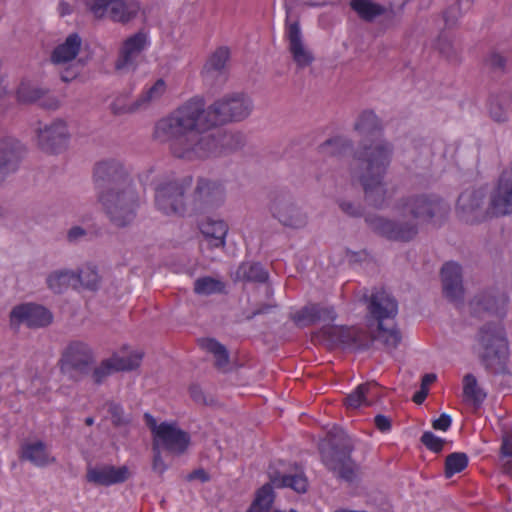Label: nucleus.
<instances>
[{"mask_svg":"<svg viewBox=\"0 0 512 512\" xmlns=\"http://www.w3.org/2000/svg\"><path fill=\"white\" fill-rule=\"evenodd\" d=\"M154 137L167 143L171 154L179 159L194 161L219 157L246 145V135L237 130L216 131L197 127L187 130L175 125L156 124Z\"/></svg>","mask_w":512,"mask_h":512,"instance_id":"1","label":"nucleus"},{"mask_svg":"<svg viewBox=\"0 0 512 512\" xmlns=\"http://www.w3.org/2000/svg\"><path fill=\"white\" fill-rule=\"evenodd\" d=\"M506 303L507 297L504 293L496 296L488 290H480L479 295L469 304L471 312L480 318L497 317L480 326L474 344L481 364L492 374L507 372L508 340L501 322Z\"/></svg>","mask_w":512,"mask_h":512,"instance_id":"2","label":"nucleus"},{"mask_svg":"<svg viewBox=\"0 0 512 512\" xmlns=\"http://www.w3.org/2000/svg\"><path fill=\"white\" fill-rule=\"evenodd\" d=\"M251 98L242 92L228 93L206 107L201 97H193L156 124L175 125L187 130L215 128L246 119L253 111Z\"/></svg>","mask_w":512,"mask_h":512,"instance_id":"3","label":"nucleus"},{"mask_svg":"<svg viewBox=\"0 0 512 512\" xmlns=\"http://www.w3.org/2000/svg\"><path fill=\"white\" fill-rule=\"evenodd\" d=\"M393 146L384 140H362L353 153L349 172L357 179L364 191L365 200L381 208L386 200L387 188L384 181L391 163Z\"/></svg>","mask_w":512,"mask_h":512,"instance_id":"4","label":"nucleus"},{"mask_svg":"<svg viewBox=\"0 0 512 512\" xmlns=\"http://www.w3.org/2000/svg\"><path fill=\"white\" fill-rule=\"evenodd\" d=\"M351 439L341 429L328 433L327 446H321L322 462L336 477L351 482L356 477L357 465L351 458Z\"/></svg>","mask_w":512,"mask_h":512,"instance_id":"5","label":"nucleus"},{"mask_svg":"<svg viewBox=\"0 0 512 512\" xmlns=\"http://www.w3.org/2000/svg\"><path fill=\"white\" fill-rule=\"evenodd\" d=\"M99 199L114 226L123 228L134 221L139 207V197L133 186L101 192Z\"/></svg>","mask_w":512,"mask_h":512,"instance_id":"6","label":"nucleus"},{"mask_svg":"<svg viewBox=\"0 0 512 512\" xmlns=\"http://www.w3.org/2000/svg\"><path fill=\"white\" fill-rule=\"evenodd\" d=\"M270 483L265 484L257 492L256 498L247 512H270L273 503L272 486L276 488L289 487L298 493L307 491L308 480L302 469L295 467L293 473L279 471L274 467L268 470Z\"/></svg>","mask_w":512,"mask_h":512,"instance_id":"7","label":"nucleus"},{"mask_svg":"<svg viewBox=\"0 0 512 512\" xmlns=\"http://www.w3.org/2000/svg\"><path fill=\"white\" fill-rule=\"evenodd\" d=\"M193 184L192 176L167 180L155 189V205L166 215L185 216L189 214L188 196L186 193Z\"/></svg>","mask_w":512,"mask_h":512,"instance_id":"8","label":"nucleus"},{"mask_svg":"<svg viewBox=\"0 0 512 512\" xmlns=\"http://www.w3.org/2000/svg\"><path fill=\"white\" fill-rule=\"evenodd\" d=\"M94 363L93 349L83 341L73 340L62 350L58 366L63 376L78 383L90 374Z\"/></svg>","mask_w":512,"mask_h":512,"instance_id":"9","label":"nucleus"},{"mask_svg":"<svg viewBox=\"0 0 512 512\" xmlns=\"http://www.w3.org/2000/svg\"><path fill=\"white\" fill-rule=\"evenodd\" d=\"M267 208L270 216L286 229L302 230L309 223L308 212L288 191L274 192Z\"/></svg>","mask_w":512,"mask_h":512,"instance_id":"10","label":"nucleus"},{"mask_svg":"<svg viewBox=\"0 0 512 512\" xmlns=\"http://www.w3.org/2000/svg\"><path fill=\"white\" fill-rule=\"evenodd\" d=\"M396 209L401 216L410 215L416 222L429 223L447 216L450 207L435 194H420L398 201Z\"/></svg>","mask_w":512,"mask_h":512,"instance_id":"11","label":"nucleus"},{"mask_svg":"<svg viewBox=\"0 0 512 512\" xmlns=\"http://www.w3.org/2000/svg\"><path fill=\"white\" fill-rule=\"evenodd\" d=\"M189 214H206L220 208L226 200L224 184L216 179L197 177L189 190Z\"/></svg>","mask_w":512,"mask_h":512,"instance_id":"12","label":"nucleus"},{"mask_svg":"<svg viewBox=\"0 0 512 512\" xmlns=\"http://www.w3.org/2000/svg\"><path fill=\"white\" fill-rule=\"evenodd\" d=\"M402 217V219L392 220L380 215H368L365 217V222L374 233L388 240L409 242L419 232L418 222L413 218Z\"/></svg>","mask_w":512,"mask_h":512,"instance_id":"13","label":"nucleus"},{"mask_svg":"<svg viewBox=\"0 0 512 512\" xmlns=\"http://www.w3.org/2000/svg\"><path fill=\"white\" fill-rule=\"evenodd\" d=\"M94 182L99 194L110 189H124L126 186H132L123 164L115 159L101 161L95 166Z\"/></svg>","mask_w":512,"mask_h":512,"instance_id":"14","label":"nucleus"},{"mask_svg":"<svg viewBox=\"0 0 512 512\" xmlns=\"http://www.w3.org/2000/svg\"><path fill=\"white\" fill-rule=\"evenodd\" d=\"M86 6L95 18L108 16L112 21L122 24L134 19L140 9L137 3L124 0H87Z\"/></svg>","mask_w":512,"mask_h":512,"instance_id":"15","label":"nucleus"},{"mask_svg":"<svg viewBox=\"0 0 512 512\" xmlns=\"http://www.w3.org/2000/svg\"><path fill=\"white\" fill-rule=\"evenodd\" d=\"M490 216L512 215V162L501 173L489 197Z\"/></svg>","mask_w":512,"mask_h":512,"instance_id":"16","label":"nucleus"},{"mask_svg":"<svg viewBox=\"0 0 512 512\" xmlns=\"http://www.w3.org/2000/svg\"><path fill=\"white\" fill-rule=\"evenodd\" d=\"M52 321V313L35 303L16 305L10 312V323L15 327L24 324L28 328L37 329L50 325Z\"/></svg>","mask_w":512,"mask_h":512,"instance_id":"17","label":"nucleus"},{"mask_svg":"<svg viewBox=\"0 0 512 512\" xmlns=\"http://www.w3.org/2000/svg\"><path fill=\"white\" fill-rule=\"evenodd\" d=\"M485 193L482 190H466L457 201V213L466 223L474 224L484 221L490 215L489 207L485 210Z\"/></svg>","mask_w":512,"mask_h":512,"instance_id":"18","label":"nucleus"},{"mask_svg":"<svg viewBox=\"0 0 512 512\" xmlns=\"http://www.w3.org/2000/svg\"><path fill=\"white\" fill-rule=\"evenodd\" d=\"M69 138L67 124L62 119H56L38 129V145L47 153H59L65 149Z\"/></svg>","mask_w":512,"mask_h":512,"instance_id":"19","label":"nucleus"},{"mask_svg":"<svg viewBox=\"0 0 512 512\" xmlns=\"http://www.w3.org/2000/svg\"><path fill=\"white\" fill-rule=\"evenodd\" d=\"M147 45V35L138 32L127 38L120 49L115 62V69L121 72L134 71L137 67V59Z\"/></svg>","mask_w":512,"mask_h":512,"instance_id":"20","label":"nucleus"},{"mask_svg":"<svg viewBox=\"0 0 512 512\" xmlns=\"http://www.w3.org/2000/svg\"><path fill=\"white\" fill-rule=\"evenodd\" d=\"M190 443V436L187 432L181 430L175 423H161V429L153 444L160 445L173 454H183Z\"/></svg>","mask_w":512,"mask_h":512,"instance_id":"21","label":"nucleus"},{"mask_svg":"<svg viewBox=\"0 0 512 512\" xmlns=\"http://www.w3.org/2000/svg\"><path fill=\"white\" fill-rule=\"evenodd\" d=\"M369 314L378 321L394 319L398 313L397 300L387 290H376L365 296Z\"/></svg>","mask_w":512,"mask_h":512,"instance_id":"22","label":"nucleus"},{"mask_svg":"<svg viewBox=\"0 0 512 512\" xmlns=\"http://www.w3.org/2000/svg\"><path fill=\"white\" fill-rule=\"evenodd\" d=\"M235 285H271L268 270L260 263L245 261L230 272Z\"/></svg>","mask_w":512,"mask_h":512,"instance_id":"23","label":"nucleus"},{"mask_svg":"<svg viewBox=\"0 0 512 512\" xmlns=\"http://www.w3.org/2000/svg\"><path fill=\"white\" fill-rule=\"evenodd\" d=\"M24 154L23 145L13 137L0 139V181L18 169Z\"/></svg>","mask_w":512,"mask_h":512,"instance_id":"24","label":"nucleus"},{"mask_svg":"<svg viewBox=\"0 0 512 512\" xmlns=\"http://www.w3.org/2000/svg\"><path fill=\"white\" fill-rule=\"evenodd\" d=\"M130 477L128 467H115L113 465H101L89 467L86 480L97 486H111L125 482Z\"/></svg>","mask_w":512,"mask_h":512,"instance_id":"25","label":"nucleus"},{"mask_svg":"<svg viewBox=\"0 0 512 512\" xmlns=\"http://www.w3.org/2000/svg\"><path fill=\"white\" fill-rule=\"evenodd\" d=\"M286 38L289 44V52L299 67H306L314 61L313 54L304 44L299 22L295 21L286 24Z\"/></svg>","mask_w":512,"mask_h":512,"instance_id":"26","label":"nucleus"},{"mask_svg":"<svg viewBox=\"0 0 512 512\" xmlns=\"http://www.w3.org/2000/svg\"><path fill=\"white\" fill-rule=\"evenodd\" d=\"M336 316L332 306L309 303L293 315V320L299 326H307L316 322H333Z\"/></svg>","mask_w":512,"mask_h":512,"instance_id":"27","label":"nucleus"},{"mask_svg":"<svg viewBox=\"0 0 512 512\" xmlns=\"http://www.w3.org/2000/svg\"><path fill=\"white\" fill-rule=\"evenodd\" d=\"M82 46V39L77 33L67 36L65 41L59 44L51 54V61L55 64H65L76 58Z\"/></svg>","mask_w":512,"mask_h":512,"instance_id":"28","label":"nucleus"},{"mask_svg":"<svg viewBox=\"0 0 512 512\" xmlns=\"http://www.w3.org/2000/svg\"><path fill=\"white\" fill-rule=\"evenodd\" d=\"M200 230L212 247L220 248L225 245L228 225L223 220L208 218L201 223Z\"/></svg>","mask_w":512,"mask_h":512,"instance_id":"29","label":"nucleus"},{"mask_svg":"<svg viewBox=\"0 0 512 512\" xmlns=\"http://www.w3.org/2000/svg\"><path fill=\"white\" fill-rule=\"evenodd\" d=\"M376 388V383L367 382L360 384L353 392L345 397L344 404L348 409L353 410L362 406H370L372 403L369 400V397L373 394V391Z\"/></svg>","mask_w":512,"mask_h":512,"instance_id":"30","label":"nucleus"},{"mask_svg":"<svg viewBox=\"0 0 512 512\" xmlns=\"http://www.w3.org/2000/svg\"><path fill=\"white\" fill-rule=\"evenodd\" d=\"M199 346L213 354L215 358V367L219 370L225 371L229 365L230 358L228 350L224 345L214 338H202L198 340Z\"/></svg>","mask_w":512,"mask_h":512,"instance_id":"31","label":"nucleus"},{"mask_svg":"<svg viewBox=\"0 0 512 512\" xmlns=\"http://www.w3.org/2000/svg\"><path fill=\"white\" fill-rule=\"evenodd\" d=\"M353 148L352 140L343 137L336 136L327 139L318 146V152L325 157H338L342 156Z\"/></svg>","mask_w":512,"mask_h":512,"instance_id":"32","label":"nucleus"},{"mask_svg":"<svg viewBox=\"0 0 512 512\" xmlns=\"http://www.w3.org/2000/svg\"><path fill=\"white\" fill-rule=\"evenodd\" d=\"M22 457L36 466H45L54 462L50 457L43 442L27 444L23 447Z\"/></svg>","mask_w":512,"mask_h":512,"instance_id":"33","label":"nucleus"},{"mask_svg":"<svg viewBox=\"0 0 512 512\" xmlns=\"http://www.w3.org/2000/svg\"><path fill=\"white\" fill-rule=\"evenodd\" d=\"M78 281L79 275L71 269L54 270L46 278L48 288L75 287Z\"/></svg>","mask_w":512,"mask_h":512,"instance_id":"34","label":"nucleus"},{"mask_svg":"<svg viewBox=\"0 0 512 512\" xmlns=\"http://www.w3.org/2000/svg\"><path fill=\"white\" fill-rule=\"evenodd\" d=\"M351 7L361 19L368 22L383 15L386 11L385 7L371 0H351Z\"/></svg>","mask_w":512,"mask_h":512,"instance_id":"35","label":"nucleus"},{"mask_svg":"<svg viewBox=\"0 0 512 512\" xmlns=\"http://www.w3.org/2000/svg\"><path fill=\"white\" fill-rule=\"evenodd\" d=\"M380 129V121L371 110L363 111L354 123V130L361 136H371Z\"/></svg>","mask_w":512,"mask_h":512,"instance_id":"36","label":"nucleus"},{"mask_svg":"<svg viewBox=\"0 0 512 512\" xmlns=\"http://www.w3.org/2000/svg\"><path fill=\"white\" fill-rule=\"evenodd\" d=\"M442 288H462V268L456 262H446L440 271Z\"/></svg>","mask_w":512,"mask_h":512,"instance_id":"37","label":"nucleus"},{"mask_svg":"<svg viewBox=\"0 0 512 512\" xmlns=\"http://www.w3.org/2000/svg\"><path fill=\"white\" fill-rule=\"evenodd\" d=\"M230 52L227 47L218 48L209 58L205 65V72L207 75L213 77L216 74H221L225 71L227 62L229 60Z\"/></svg>","mask_w":512,"mask_h":512,"instance_id":"38","label":"nucleus"},{"mask_svg":"<svg viewBox=\"0 0 512 512\" xmlns=\"http://www.w3.org/2000/svg\"><path fill=\"white\" fill-rule=\"evenodd\" d=\"M375 339L381 342L387 350H394L401 342L400 330L393 325L390 328L384 326L383 322L378 323V330Z\"/></svg>","mask_w":512,"mask_h":512,"instance_id":"39","label":"nucleus"},{"mask_svg":"<svg viewBox=\"0 0 512 512\" xmlns=\"http://www.w3.org/2000/svg\"><path fill=\"white\" fill-rule=\"evenodd\" d=\"M463 396L474 405H479L486 398V393L478 386L477 379L472 374H466L463 378Z\"/></svg>","mask_w":512,"mask_h":512,"instance_id":"40","label":"nucleus"},{"mask_svg":"<svg viewBox=\"0 0 512 512\" xmlns=\"http://www.w3.org/2000/svg\"><path fill=\"white\" fill-rule=\"evenodd\" d=\"M510 107V100L507 96H493L489 102L490 117L498 123H503L508 120V109Z\"/></svg>","mask_w":512,"mask_h":512,"instance_id":"41","label":"nucleus"},{"mask_svg":"<svg viewBox=\"0 0 512 512\" xmlns=\"http://www.w3.org/2000/svg\"><path fill=\"white\" fill-rule=\"evenodd\" d=\"M110 358L116 372L131 371L140 366L143 354L138 351L132 352L126 356L115 353Z\"/></svg>","mask_w":512,"mask_h":512,"instance_id":"42","label":"nucleus"},{"mask_svg":"<svg viewBox=\"0 0 512 512\" xmlns=\"http://www.w3.org/2000/svg\"><path fill=\"white\" fill-rule=\"evenodd\" d=\"M44 90L30 82H22L17 89V99L24 104H38L43 97Z\"/></svg>","mask_w":512,"mask_h":512,"instance_id":"43","label":"nucleus"},{"mask_svg":"<svg viewBox=\"0 0 512 512\" xmlns=\"http://www.w3.org/2000/svg\"><path fill=\"white\" fill-rule=\"evenodd\" d=\"M255 298L260 301L255 304L251 315L247 316V319L254 318L257 315L271 314L278 309L277 303L272 299L270 290H263V295H256Z\"/></svg>","mask_w":512,"mask_h":512,"instance_id":"44","label":"nucleus"},{"mask_svg":"<svg viewBox=\"0 0 512 512\" xmlns=\"http://www.w3.org/2000/svg\"><path fill=\"white\" fill-rule=\"evenodd\" d=\"M468 465V457L465 453L454 452L446 457L445 476L452 477L456 473L463 471Z\"/></svg>","mask_w":512,"mask_h":512,"instance_id":"45","label":"nucleus"},{"mask_svg":"<svg viewBox=\"0 0 512 512\" xmlns=\"http://www.w3.org/2000/svg\"><path fill=\"white\" fill-rule=\"evenodd\" d=\"M117 373L115 367L111 361V358H106L100 361L93 369L91 368V379L94 384L101 385L105 380L112 374Z\"/></svg>","mask_w":512,"mask_h":512,"instance_id":"46","label":"nucleus"},{"mask_svg":"<svg viewBox=\"0 0 512 512\" xmlns=\"http://www.w3.org/2000/svg\"><path fill=\"white\" fill-rule=\"evenodd\" d=\"M79 275L78 284L84 288H95L100 284V276L97 267L91 264H87L81 269L76 270Z\"/></svg>","mask_w":512,"mask_h":512,"instance_id":"47","label":"nucleus"},{"mask_svg":"<svg viewBox=\"0 0 512 512\" xmlns=\"http://www.w3.org/2000/svg\"><path fill=\"white\" fill-rule=\"evenodd\" d=\"M110 110L113 115L120 116L124 114L135 113L142 110L140 103L135 100L133 103H127V97L125 95H120L116 97L113 102L110 104Z\"/></svg>","mask_w":512,"mask_h":512,"instance_id":"48","label":"nucleus"},{"mask_svg":"<svg viewBox=\"0 0 512 512\" xmlns=\"http://www.w3.org/2000/svg\"><path fill=\"white\" fill-rule=\"evenodd\" d=\"M501 461L503 472L510 474L512 471V434L503 435Z\"/></svg>","mask_w":512,"mask_h":512,"instance_id":"49","label":"nucleus"},{"mask_svg":"<svg viewBox=\"0 0 512 512\" xmlns=\"http://www.w3.org/2000/svg\"><path fill=\"white\" fill-rule=\"evenodd\" d=\"M164 91L165 82L162 79L157 80L147 91L138 97L141 108H146L151 100L159 98Z\"/></svg>","mask_w":512,"mask_h":512,"instance_id":"50","label":"nucleus"},{"mask_svg":"<svg viewBox=\"0 0 512 512\" xmlns=\"http://www.w3.org/2000/svg\"><path fill=\"white\" fill-rule=\"evenodd\" d=\"M462 0H458L454 4L450 5L443 12V19L447 28H453L458 24L459 19L462 17Z\"/></svg>","mask_w":512,"mask_h":512,"instance_id":"51","label":"nucleus"},{"mask_svg":"<svg viewBox=\"0 0 512 512\" xmlns=\"http://www.w3.org/2000/svg\"><path fill=\"white\" fill-rule=\"evenodd\" d=\"M421 442L425 445L429 450L439 453L443 449V445L445 440L437 437L430 431H426L421 436Z\"/></svg>","mask_w":512,"mask_h":512,"instance_id":"52","label":"nucleus"},{"mask_svg":"<svg viewBox=\"0 0 512 512\" xmlns=\"http://www.w3.org/2000/svg\"><path fill=\"white\" fill-rule=\"evenodd\" d=\"M338 206L340 210L350 217H361L364 209L361 204L355 203L349 200L340 199L338 200Z\"/></svg>","mask_w":512,"mask_h":512,"instance_id":"53","label":"nucleus"},{"mask_svg":"<svg viewBox=\"0 0 512 512\" xmlns=\"http://www.w3.org/2000/svg\"><path fill=\"white\" fill-rule=\"evenodd\" d=\"M108 411L112 418V423L115 426H123L129 423L130 419L124 415L123 409L116 403L108 404Z\"/></svg>","mask_w":512,"mask_h":512,"instance_id":"54","label":"nucleus"},{"mask_svg":"<svg viewBox=\"0 0 512 512\" xmlns=\"http://www.w3.org/2000/svg\"><path fill=\"white\" fill-rule=\"evenodd\" d=\"M88 236V231L81 226L75 225L68 229L66 241L69 244H78Z\"/></svg>","mask_w":512,"mask_h":512,"instance_id":"55","label":"nucleus"},{"mask_svg":"<svg viewBox=\"0 0 512 512\" xmlns=\"http://www.w3.org/2000/svg\"><path fill=\"white\" fill-rule=\"evenodd\" d=\"M38 105L45 110L55 111L60 107V100L45 89Z\"/></svg>","mask_w":512,"mask_h":512,"instance_id":"56","label":"nucleus"},{"mask_svg":"<svg viewBox=\"0 0 512 512\" xmlns=\"http://www.w3.org/2000/svg\"><path fill=\"white\" fill-rule=\"evenodd\" d=\"M225 284L217 277L204 276L195 281L194 288H224Z\"/></svg>","mask_w":512,"mask_h":512,"instance_id":"57","label":"nucleus"},{"mask_svg":"<svg viewBox=\"0 0 512 512\" xmlns=\"http://www.w3.org/2000/svg\"><path fill=\"white\" fill-rule=\"evenodd\" d=\"M506 58L497 52H492L486 62L487 65L494 71L503 72L506 66Z\"/></svg>","mask_w":512,"mask_h":512,"instance_id":"58","label":"nucleus"},{"mask_svg":"<svg viewBox=\"0 0 512 512\" xmlns=\"http://www.w3.org/2000/svg\"><path fill=\"white\" fill-rule=\"evenodd\" d=\"M152 450H153V454H154L152 469L155 473L162 475L166 471L167 466L162 459L160 448L157 447L156 444H153Z\"/></svg>","mask_w":512,"mask_h":512,"instance_id":"59","label":"nucleus"},{"mask_svg":"<svg viewBox=\"0 0 512 512\" xmlns=\"http://www.w3.org/2000/svg\"><path fill=\"white\" fill-rule=\"evenodd\" d=\"M190 396L196 402L197 404H210L212 402V399L210 401L207 400L203 390L201 387L197 385H192L189 389Z\"/></svg>","mask_w":512,"mask_h":512,"instance_id":"60","label":"nucleus"},{"mask_svg":"<svg viewBox=\"0 0 512 512\" xmlns=\"http://www.w3.org/2000/svg\"><path fill=\"white\" fill-rule=\"evenodd\" d=\"M465 290H444V297L456 306L462 304Z\"/></svg>","mask_w":512,"mask_h":512,"instance_id":"61","label":"nucleus"},{"mask_svg":"<svg viewBox=\"0 0 512 512\" xmlns=\"http://www.w3.org/2000/svg\"><path fill=\"white\" fill-rule=\"evenodd\" d=\"M451 425V417L448 414H441L438 419L432 422V427L436 430L446 431Z\"/></svg>","mask_w":512,"mask_h":512,"instance_id":"62","label":"nucleus"},{"mask_svg":"<svg viewBox=\"0 0 512 512\" xmlns=\"http://www.w3.org/2000/svg\"><path fill=\"white\" fill-rule=\"evenodd\" d=\"M346 257L350 264H356V263L366 261L368 258V253L365 250H362L359 252L347 250Z\"/></svg>","mask_w":512,"mask_h":512,"instance_id":"63","label":"nucleus"},{"mask_svg":"<svg viewBox=\"0 0 512 512\" xmlns=\"http://www.w3.org/2000/svg\"><path fill=\"white\" fill-rule=\"evenodd\" d=\"M375 426L382 432L389 431L391 429V420L390 418L384 415H377L374 419Z\"/></svg>","mask_w":512,"mask_h":512,"instance_id":"64","label":"nucleus"}]
</instances>
